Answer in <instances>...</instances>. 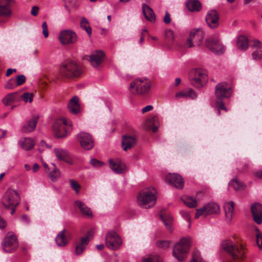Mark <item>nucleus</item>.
Instances as JSON below:
<instances>
[{
	"instance_id": "f257e3e1",
	"label": "nucleus",
	"mask_w": 262,
	"mask_h": 262,
	"mask_svg": "<svg viewBox=\"0 0 262 262\" xmlns=\"http://www.w3.org/2000/svg\"><path fill=\"white\" fill-rule=\"evenodd\" d=\"M222 247L233 260H243L248 252L247 244L241 238L237 237L234 241L226 239L222 242Z\"/></svg>"
},
{
	"instance_id": "f03ea898",
	"label": "nucleus",
	"mask_w": 262,
	"mask_h": 262,
	"mask_svg": "<svg viewBox=\"0 0 262 262\" xmlns=\"http://www.w3.org/2000/svg\"><path fill=\"white\" fill-rule=\"evenodd\" d=\"M156 190L154 188H145L141 190L137 195L138 205L144 208L153 207L157 200Z\"/></svg>"
},
{
	"instance_id": "7ed1b4c3",
	"label": "nucleus",
	"mask_w": 262,
	"mask_h": 262,
	"mask_svg": "<svg viewBox=\"0 0 262 262\" xmlns=\"http://www.w3.org/2000/svg\"><path fill=\"white\" fill-rule=\"evenodd\" d=\"M72 130L70 120L66 118H59L55 121L53 125V131L57 138H64L68 136Z\"/></svg>"
},
{
	"instance_id": "20e7f679",
	"label": "nucleus",
	"mask_w": 262,
	"mask_h": 262,
	"mask_svg": "<svg viewBox=\"0 0 262 262\" xmlns=\"http://www.w3.org/2000/svg\"><path fill=\"white\" fill-rule=\"evenodd\" d=\"M61 75L67 78H73L79 76L81 73L79 66L74 61H66L60 67Z\"/></svg>"
},
{
	"instance_id": "39448f33",
	"label": "nucleus",
	"mask_w": 262,
	"mask_h": 262,
	"mask_svg": "<svg viewBox=\"0 0 262 262\" xmlns=\"http://www.w3.org/2000/svg\"><path fill=\"white\" fill-rule=\"evenodd\" d=\"M190 239L188 238H182L177 243L173 249V256L179 261L184 260L190 247Z\"/></svg>"
},
{
	"instance_id": "423d86ee",
	"label": "nucleus",
	"mask_w": 262,
	"mask_h": 262,
	"mask_svg": "<svg viewBox=\"0 0 262 262\" xmlns=\"http://www.w3.org/2000/svg\"><path fill=\"white\" fill-rule=\"evenodd\" d=\"M151 83L146 78L136 79L132 81L129 86V90L133 94H145L150 89Z\"/></svg>"
},
{
	"instance_id": "0eeeda50",
	"label": "nucleus",
	"mask_w": 262,
	"mask_h": 262,
	"mask_svg": "<svg viewBox=\"0 0 262 262\" xmlns=\"http://www.w3.org/2000/svg\"><path fill=\"white\" fill-rule=\"evenodd\" d=\"M207 77L206 71L202 69L192 70L189 74V79L192 84L196 88L203 86L207 81Z\"/></svg>"
},
{
	"instance_id": "6e6552de",
	"label": "nucleus",
	"mask_w": 262,
	"mask_h": 262,
	"mask_svg": "<svg viewBox=\"0 0 262 262\" xmlns=\"http://www.w3.org/2000/svg\"><path fill=\"white\" fill-rule=\"evenodd\" d=\"M19 196L18 193L12 190L8 189L2 198L1 203L3 207L9 209L12 207H16L19 203Z\"/></svg>"
},
{
	"instance_id": "1a4fd4ad",
	"label": "nucleus",
	"mask_w": 262,
	"mask_h": 262,
	"mask_svg": "<svg viewBox=\"0 0 262 262\" xmlns=\"http://www.w3.org/2000/svg\"><path fill=\"white\" fill-rule=\"evenodd\" d=\"M232 94L231 85L226 81H222L219 83L215 86V95L216 98L224 99L228 98Z\"/></svg>"
},
{
	"instance_id": "9d476101",
	"label": "nucleus",
	"mask_w": 262,
	"mask_h": 262,
	"mask_svg": "<svg viewBox=\"0 0 262 262\" xmlns=\"http://www.w3.org/2000/svg\"><path fill=\"white\" fill-rule=\"evenodd\" d=\"M2 246L6 252H14L18 246L16 235L12 233H8L3 240Z\"/></svg>"
},
{
	"instance_id": "9b49d317",
	"label": "nucleus",
	"mask_w": 262,
	"mask_h": 262,
	"mask_svg": "<svg viewBox=\"0 0 262 262\" xmlns=\"http://www.w3.org/2000/svg\"><path fill=\"white\" fill-rule=\"evenodd\" d=\"M105 245L108 248L116 250L121 247L122 240L116 232L110 231L106 235Z\"/></svg>"
},
{
	"instance_id": "f8f14e48",
	"label": "nucleus",
	"mask_w": 262,
	"mask_h": 262,
	"mask_svg": "<svg viewBox=\"0 0 262 262\" xmlns=\"http://www.w3.org/2000/svg\"><path fill=\"white\" fill-rule=\"evenodd\" d=\"M219 211L220 207L218 204L214 203H210L205 205L204 207L197 209L195 217L198 218L201 215L206 216L210 214H216Z\"/></svg>"
},
{
	"instance_id": "ddd939ff",
	"label": "nucleus",
	"mask_w": 262,
	"mask_h": 262,
	"mask_svg": "<svg viewBox=\"0 0 262 262\" xmlns=\"http://www.w3.org/2000/svg\"><path fill=\"white\" fill-rule=\"evenodd\" d=\"M77 139L80 146L84 149L90 150L94 146L93 139L89 133L81 132L77 135Z\"/></svg>"
},
{
	"instance_id": "4468645a",
	"label": "nucleus",
	"mask_w": 262,
	"mask_h": 262,
	"mask_svg": "<svg viewBox=\"0 0 262 262\" xmlns=\"http://www.w3.org/2000/svg\"><path fill=\"white\" fill-rule=\"evenodd\" d=\"M58 38L62 45H69L74 43L77 41V35L74 32L66 30L60 32Z\"/></svg>"
},
{
	"instance_id": "2eb2a0df",
	"label": "nucleus",
	"mask_w": 262,
	"mask_h": 262,
	"mask_svg": "<svg viewBox=\"0 0 262 262\" xmlns=\"http://www.w3.org/2000/svg\"><path fill=\"white\" fill-rule=\"evenodd\" d=\"M204 37V33L202 30H194L190 32V37L187 39L186 46L188 48L192 47V42L199 46L202 43Z\"/></svg>"
},
{
	"instance_id": "dca6fc26",
	"label": "nucleus",
	"mask_w": 262,
	"mask_h": 262,
	"mask_svg": "<svg viewBox=\"0 0 262 262\" xmlns=\"http://www.w3.org/2000/svg\"><path fill=\"white\" fill-rule=\"evenodd\" d=\"M206 47L212 52L221 54L224 52V47L222 45L218 38L210 37L206 40Z\"/></svg>"
},
{
	"instance_id": "f3484780",
	"label": "nucleus",
	"mask_w": 262,
	"mask_h": 262,
	"mask_svg": "<svg viewBox=\"0 0 262 262\" xmlns=\"http://www.w3.org/2000/svg\"><path fill=\"white\" fill-rule=\"evenodd\" d=\"M220 14L215 10H209L206 16V21L208 26L215 29L219 25Z\"/></svg>"
},
{
	"instance_id": "a211bd4d",
	"label": "nucleus",
	"mask_w": 262,
	"mask_h": 262,
	"mask_svg": "<svg viewBox=\"0 0 262 262\" xmlns=\"http://www.w3.org/2000/svg\"><path fill=\"white\" fill-rule=\"evenodd\" d=\"M165 181L169 184L178 189L184 187V181L181 176L176 173H169L165 177Z\"/></svg>"
},
{
	"instance_id": "6ab92c4d",
	"label": "nucleus",
	"mask_w": 262,
	"mask_h": 262,
	"mask_svg": "<svg viewBox=\"0 0 262 262\" xmlns=\"http://www.w3.org/2000/svg\"><path fill=\"white\" fill-rule=\"evenodd\" d=\"M111 169L117 173H122L126 170V165L119 159L109 160Z\"/></svg>"
},
{
	"instance_id": "aec40b11",
	"label": "nucleus",
	"mask_w": 262,
	"mask_h": 262,
	"mask_svg": "<svg viewBox=\"0 0 262 262\" xmlns=\"http://www.w3.org/2000/svg\"><path fill=\"white\" fill-rule=\"evenodd\" d=\"M104 58V53L101 51H96L92 53L89 60L93 67L96 68L101 64Z\"/></svg>"
},
{
	"instance_id": "412c9836",
	"label": "nucleus",
	"mask_w": 262,
	"mask_h": 262,
	"mask_svg": "<svg viewBox=\"0 0 262 262\" xmlns=\"http://www.w3.org/2000/svg\"><path fill=\"white\" fill-rule=\"evenodd\" d=\"M93 232L92 231H89L86 236L81 238L79 242L77 244L75 247V253L77 255L81 254L86 246L88 244L90 241V236L93 235Z\"/></svg>"
},
{
	"instance_id": "4be33fe9",
	"label": "nucleus",
	"mask_w": 262,
	"mask_h": 262,
	"mask_svg": "<svg viewBox=\"0 0 262 262\" xmlns=\"http://www.w3.org/2000/svg\"><path fill=\"white\" fill-rule=\"evenodd\" d=\"M251 212L254 221L258 224L262 223V205L259 203H254L251 206Z\"/></svg>"
},
{
	"instance_id": "5701e85b",
	"label": "nucleus",
	"mask_w": 262,
	"mask_h": 262,
	"mask_svg": "<svg viewBox=\"0 0 262 262\" xmlns=\"http://www.w3.org/2000/svg\"><path fill=\"white\" fill-rule=\"evenodd\" d=\"M70 238V233L66 229L60 231L57 235L55 241L58 246L64 247L66 246Z\"/></svg>"
},
{
	"instance_id": "b1692460",
	"label": "nucleus",
	"mask_w": 262,
	"mask_h": 262,
	"mask_svg": "<svg viewBox=\"0 0 262 262\" xmlns=\"http://www.w3.org/2000/svg\"><path fill=\"white\" fill-rule=\"evenodd\" d=\"M137 143L135 136L124 135L122 137V147L124 150L127 151L134 147Z\"/></svg>"
},
{
	"instance_id": "393cba45",
	"label": "nucleus",
	"mask_w": 262,
	"mask_h": 262,
	"mask_svg": "<svg viewBox=\"0 0 262 262\" xmlns=\"http://www.w3.org/2000/svg\"><path fill=\"white\" fill-rule=\"evenodd\" d=\"M20 100L19 95L17 92H14L7 94L3 99V103L5 105H10L13 103Z\"/></svg>"
},
{
	"instance_id": "a878e982",
	"label": "nucleus",
	"mask_w": 262,
	"mask_h": 262,
	"mask_svg": "<svg viewBox=\"0 0 262 262\" xmlns=\"http://www.w3.org/2000/svg\"><path fill=\"white\" fill-rule=\"evenodd\" d=\"M54 152L59 160L65 161L69 164L72 163V160L66 150L60 148H56L54 149Z\"/></svg>"
},
{
	"instance_id": "bb28decb",
	"label": "nucleus",
	"mask_w": 262,
	"mask_h": 262,
	"mask_svg": "<svg viewBox=\"0 0 262 262\" xmlns=\"http://www.w3.org/2000/svg\"><path fill=\"white\" fill-rule=\"evenodd\" d=\"M38 120L37 116L33 117L28 122L22 127V132L24 133H30L33 131L36 126Z\"/></svg>"
},
{
	"instance_id": "cd10ccee",
	"label": "nucleus",
	"mask_w": 262,
	"mask_h": 262,
	"mask_svg": "<svg viewBox=\"0 0 262 262\" xmlns=\"http://www.w3.org/2000/svg\"><path fill=\"white\" fill-rule=\"evenodd\" d=\"M68 109L70 113L73 114H77L80 111V105L78 97L74 96L72 98L69 104Z\"/></svg>"
},
{
	"instance_id": "c85d7f7f",
	"label": "nucleus",
	"mask_w": 262,
	"mask_h": 262,
	"mask_svg": "<svg viewBox=\"0 0 262 262\" xmlns=\"http://www.w3.org/2000/svg\"><path fill=\"white\" fill-rule=\"evenodd\" d=\"M142 11L145 18L151 23L156 21V15L152 9L146 4H143Z\"/></svg>"
},
{
	"instance_id": "c756f323",
	"label": "nucleus",
	"mask_w": 262,
	"mask_h": 262,
	"mask_svg": "<svg viewBox=\"0 0 262 262\" xmlns=\"http://www.w3.org/2000/svg\"><path fill=\"white\" fill-rule=\"evenodd\" d=\"M229 186L235 191L244 190L247 187L246 185L244 182L239 181L237 178L231 180L229 183Z\"/></svg>"
},
{
	"instance_id": "7c9ffc66",
	"label": "nucleus",
	"mask_w": 262,
	"mask_h": 262,
	"mask_svg": "<svg viewBox=\"0 0 262 262\" xmlns=\"http://www.w3.org/2000/svg\"><path fill=\"white\" fill-rule=\"evenodd\" d=\"M35 144V141L30 138H24L19 142L20 146L26 150H29L33 148Z\"/></svg>"
},
{
	"instance_id": "2f4dec72",
	"label": "nucleus",
	"mask_w": 262,
	"mask_h": 262,
	"mask_svg": "<svg viewBox=\"0 0 262 262\" xmlns=\"http://www.w3.org/2000/svg\"><path fill=\"white\" fill-rule=\"evenodd\" d=\"M188 9L191 12H199L202 9V5L198 0H189L186 3Z\"/></svg>"
},
{
	"instance_id": "473e14b6",
	"label": "nucleus",
	"mask_w": 262,
	"mask_h": 262,
	"mask_svg": "<svg viewBox=\"0 0 262 262\" xmlns=\"http://www.w3.org/2000/svg\"><path fill=\"white\" fill-rule=\"evenodd\" d=\"M75 205L78 207L81 213L88 217L92 216V212L90 208H89L84 203L81 201L78 200L75 201Z\"/></svg>"
},
{
	"instance_id": "72a5a7b5",
	"label": "nucleus",
	"mask_w": 262,
	"mask_h": 262,
	"mask_svg": "<svg viewBox=\"0 0 262 262\" xmlns=\"http://www.w3.org/2000/svg\"><path fill=\"white\" fill-rule=\"evenodd\" d=\"M12 15L10 7L7 5H0V18L4 19L3 22H6Z\"/></svg>"
},
{
	"instance_id": "f704fd0d",
	"label": "nucleus",
	"mask_w": 262,
	"mask_h": 262,
	"mask_svg": "<svg viewBox=\"0 0 262 262\" xmlns=\"http://www.w3.org/2000/svg\"><path fill=\"white\" fill-rule=\"evenodd\" d=\"M226 216L229 220H231L234 214V203L232 201L226 203L224 206Z\"/></svg>"
},
{
	"instance_id": "c9c22d12",
	"label": "nucleus",
	"mask_w": 262,
	"mask_h": 262,
	"mask_svg": "<svg viewBox=\"0 0 262 262\" xmlns=\"http://www.w3.org/2000/svg\"><path fill=\"white\" fill-rule=\"evenodd\" d=\"M175 97L177 98L181 97H189L192 99H194L196 97V95L193 90L189 89L187 90L181 91L177 93L176 94Z\"/></svg>"
},
{
	"instance_id": "e433bc0d",
	"label": "nucleus",
	"mask_w": 262,
	"mask_h": 262,
	"mask_svg": "<svg viewBox=\"0 0 262 262\" xmlns=\"http://www.w3.org/2000/svg\"><path fill=\"white\" fill-rule=\"evenodd\" d=\"M160 218L164 222L167 229L171 230L172 229V217L171 215L166 213H161L160 215Z\"/></svg>"
},
{
	"instance_id": "4c0bfd02",
	"label": "nucleus",
	"mask_w": 262,
	"mask_h": 262,
	"mask_svg": "<svg viewBox=\"0 0 262 262\" xmlns=\"http://www.w3.org/2000/svg\"><path fill=\"white\" fill-rule=\"evenodd\" d=\"M248 39L244 36H239L237 40V46L238 49L245 50L248 47Z\"/></svg>"
},
{
	"instance_id": "58836bf2",
	"label": "nucleus",
	"mask_w": 262,
	"mask_h": 262,
	"mask_svg": "<svg viewBox=\"0 0 262 262\" xmlns=\"http://www.w3.org/2000/svg\"><path fill=\"white\" fill-rule=\"evenodd\" d=\"M181 200L186 206L190 208H194L197 206L196 201L192 197L183 196Z\"/></svg>"
},
{
	"instance_id": "ea45409f",
	"label": "nucleus",
	"mask_w": 262,
	"mask_h": 262,
	"mask_svg": "<svg viewBox=\"0 0 262 262\" xmlns=\"http://www.w3.org/2000/svg\"><path fill=\"white\" fill-rule=\"evenodd\" d=\"M80 26L86 32L89 36H90L91 35L92 29L88 20L86 18H82L81 19L80 22Z\"/></svg>"
},
{
	"instance_id": "a19ab883",
	"label": "nucleus",
	"mask_w": 262,
	"mask_h": 262,
	"mask_svg": "<svg viewBox=\"0 0 262 262\" xmlns=\"http://www.w3.org/2000/svg\"><path fill=\"white\" fill-rule=\"evenodd\" d=\"M162 258L156 255H149L147 257H143L142 262H162Z\"/></svg>"
},
{
	"instance_id": "79ce46f5",
	"label": "nucleus",
	"mask_w": 262,
	"mask_h": 262,
	"mask_svg": "<svg viewBox=\"0 0 262 262\" xmlns=\"http://www.w3.org/2000/svg\"><path fill=\"white\" fill-rule=\"evenodd\" d=\"M49 176L52 181H56L60 178V172L58 169L54 168L53 170L49 173Z\"/></svg>"
},
{
	"instance_id": "37998d69",
	"label": "nucleus",
	"mask_w": 262,
	"mask_h": 262,
	"mask_svg": "<svg viewBox=\"0 0 262 262\" xmlns=\"http://www.w3.org/2000/svg\"><path fill=\"white\" fill-rule=\"evenodd\" d=\"M19 97L20 99H22L25 102L31 103L33 101V94L30 93H25L23 95H19Z\"/></svg>"
},
{
	"instance_id": "c03bdc74",
	"label": "nucleus",
	"mask_w": 262,
	"mask_h": 262,
	"mask_svg": "<svg viewBox=\"0 0 262 262\" xmlns=\"http://www.w3.org/2000/svg\"><path fill=\"white\" fill-rule=\"evenodd\" d=\"M190 262H206L200 256L199 251H194L192 254V259Z\"/></svg>"
},
{
	"instance_id": "a18cd8bd",
	"label": "nucleus",
	"mask_w": 262,
	"mask_h": 262,
	"mask_svg": "<svg viewBox=\"0 0 262 262\" xmlns=\"http://www.w3.org/2000/svg\"><path fill=\"white\" fill-rule=\"evenodd\" d=\"M69 182L71 185V187L75 191L76 194H78L79 191V189L81 187L80 185L78 184V183L73 179H70L69 180Z\"/></svg>"
},
{
	"instance_id": "49530a36",
	"label": "nucleus",
	"mask_w": 262,
	"mask_h": 262,
	"mask_svg": "<svg viewBox=\"0 0 262 262\" xmlns=\"http://www.w3.org/2000/svg\"><path fill=\"white\" fill-rule=\"evenodd\" d=\"M166 40L169 43H172L174 39L173 32L170 30H167L165 33Z\"/></svg>"
},
{
	"instance_id": "de8ad7c7",
	"label": "nucleus",
	"mask_w": 262,
	"mask_h": 262,
	"mask_svg": "<svg viewBox=\"0 0 262 262\" xmlns=\"http://www.w3.org/2000/svg\"><path fill=\"white\" fill-rule=\"evenodd\" d=\"M222 99H223L216 98V100H215L216 106L218 107V108L219 110V112H218L219 114H220L221 110H224L226 112L227 111V108H226V106H225L224 103H223V102L222 101Z\"/></svg>"
},
{
	"instance_id": "09e8293b",
	"label": "nucleus",
	"mask_w": 262,
	"mask_h": 262,
	"mask_svg": "<svg viewBox=\"0 0 262 262\" xmlns=\"http://www.w3.org/2000/svg\"><path fill=\"white\" fill-rule=\"evenodd\" d=\"M157 245L159 248L166 249L169 247L170 242L168 241H158L157 243Z\"/></svg>"
},
{
	"instance_id": "8fccbe9b",
	"label": "nucleus",
	"mask_w": 262,
	"mask_h": 262,
	"mask_svg": "<svg viewBox=\"0 0 262 262\" xmlns=\"http://www.w3.org/2000/svg\"><path fill=\"white\" fill-rule=\"evenodd\" d=\"M256 244L260 249H262V234L257 228H256Z\"/></svg>"
},
{
	"instance_id": "3c124183",
	"label": "nucleus",
	"mask_w": 262,
	"mask_h": 262,
	"mask_svg": "<svg viewBox=\"0 0 262 262\" xmlns=\"http://www.w3.org/2000/svg\"><path fill=\"white\" fill-rule=\"evenodd\" d=\"M17 84L14 79H10L6 84L5 88L6 89L12 90L16 88Z\"/></svg>"
},
{
	"instance_id": "603ef678",
	"label": "nucleus",
	"mask_w": 262,
	"mask_h": 262,
	"mask_svg": "<svg viewBox=\"0 0 262 262\" xmlns=\"http://www.w3.org/2000/svg\"><path fill=\"white\" fill-rule=\"evenodd\" d=\"M15 80L17 86L21 85L26 81V77L23 75H20L17 76Z\"/></svg>"
},
{
	"instance_id": "864d4df0",
	"label": "nucleus",
	"mask_w": 262,
	"mask_h": 262,
	"mask_svg": "<svg viewBox=\"0 0 262 262\" xmlns=\"http://www.w3.org/2000/svg\"><path fill=\"white\" fill-rule=\"evenodd\" d=\"M253 58L255 60H259L262 58V51L257 50L252 53Z\"/></svg>"
},
{
	"instance_id": "5fc2aeb1",
	"label": "nucleus",
	"mask_w": 262,
	"mask_h": 262,
	"mask_svg": "<svg viewBox=\"0 0 262 262\" xmlns=\"http://www.w3.org/2000/svg\"><path fill=\"white\" fill-rule=\"evenodd\" d=\"M42 33L45 38H47L49 36L48 29L47 24L46 21L42 23Z\"/></svg>"
},
{
	"instance_id": "6e6d98bb",
	"label": "nucleus",
	"mask_w": 262,
	"mask_h": 262,
	"mask_svg": "<svg viewBox=\"0 0 262 262\" xmlns=\"http://www.w3.org/2000/svg\"><path fill=\"white\" fill-rule=\"evenodd\" d=\"M250 166L248 163H245L244 165L238 169V172L239 173H244L248 171L249 169Z\"/></svg>"
},
{
	"instance_id": "4d7b16f0",
	"label": "nucleus",
	"mask_w": 262,
	"mask_h": 262,
	"mask_svg": "<svg viewBox=\"0 0 262 262\" xmlns=\"http://www.w3.org/2000/svg\"><path fill=\"white\" fill-rule=\"evenodd\" d=\"M91 164L95 167H101L104 165V163L96 159L91 160Z\"/></svg>"
},
{
	"instance_id": "13d9d810",
	"label": "nucleus",
	"mask_w": 262,
	"mask_h": 262,
	"mask_svg": "<svg viewBox=\"0 0 262 262\" xmlns=\"http://www.w3.org/2000/svg\"><path fill=\"white\" fill-rule=\"evenodd\" d=\"M14 2V0H0V5H7L11 7V5Z\"/></svg>"
},
{
	"instance_id": "bf43d9fd",
	"label": "nucleus",
	"mask_w": 262,
	"mask_h": 262,
	"mask_svg": "<svg viewBox=\"0 0 262 262\" xmlns=\"http://www.w3.org/2000/svg\"><path fill=\"white\" fill-rule=\"evenodd\" d=\"M252 46L253 47L257 48L259 49L262 48V42L257 39H254L252 40Z\"/></svg>"
},
{
	"instance_id": "052dcab7",
	"label": "nucleus",
	"mask_w": 262,
	"mask_h": 262,
	"mask_svg": "<svg viewBox=\"0 0 262 262\" xmlns=\"http://www.w3.org/2000/svg\"><path fill=\"white\" fill-rule=\"evenodd\" d=\"M163 21L166 24H169L171 22L170 14L168 13L167 11L166 12L165 15L163 19Z\"/></svg>"
},
{
	"instance_id": "680f3d73",
	"label": "nucleus",
	"mask_w": 262,
	"mask_h": 262,
	"mask_svg": "<svg viewBox=\"0 0 262 262\" xmlns=\"http://www.w3.org/2000/svg\"><path fill=\"white\" fill-rule=\"evenodd\" d=\"M39 8L37 6H34L32 7L31 13L33 16H36L38 14Z\"/></svg>"
},
{
	"instance_id": "e2e57ef3",
	"label": "nucleus",
	"mask_w": 262,
	"mask_h": 262,
	"mask_svg": "<svg viewBox=\"0 0 262 262\" xmlns=\"http://www.w3.org/2000/svg\"><path fill=\"white\" fill-rule=\"evenodd\" d=\"M147 31L146 29L143 30L141 33V37L140 38V43H142V42L144 40V37L145 36L146 33H147Z\"/></svg>"
},
{
	"instance_id": "0e129e2a",
	"label": "nucleus",
	"mask_w": 262,
	"mask_h": 262,
	"mask_svg": "<svg viewBox=\"0 0 262 262\" xmlns=\"http://www.w3.org/2000/svg\"><path fill=\"white\" fill-rule=\"evenodd\" d=\"M152 108H153V106L152 105H147L142 108V113H145L146 112L150 111Z\"/></svg>"
},
{
	"instance_id": "69168bd1",
	"label": "nucleus",
	"mask_w": 262,
	"mask_h": 262,
	"mask_svg": "<svg viewBox=\"0 0 262 262\" xmlns=\"http://www.w3.org/2000/svg\"><path fill=\"white\" fill-rule=\"evenodd\" d=\"M16 70L15 69H8L6 72V75L8 77L11 75L13 72H15Z\"/></svg>"
},
{
	"instance_id": "338daca9",
	"label": "nucleus",
	"mask_w": 262,
	"mask_h": 262,
	"mask_svg": "<svg viewBox=\"0 0 262 262\" xmlns=\"http://www.w3.org/2000/svg\"><path fill=\"white\" fill-rule=\"evenodd\" d=\"M255 177L259 179H262V170L255 171L254 173Z\"/></svg>"
},
{
	"instance_id": "774afa93",
	"label": "nucleus",
	"mask_w": 262,
	"mask_h": 262,
	"mask_svg": "<svg viewBox=\"0 0 262 262\" xmlns=\"http://www.w3.org/2000/svg\"><path fill=\"white\" fill-rule=\"evenodd\" d=\"M39 169V166L37 164L35 163L33 166V172H36L38 171Z\"/></svg>"
}]
</instances>
